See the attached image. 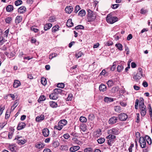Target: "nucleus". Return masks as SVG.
<instances>
[{"label":"nucleus","mask_w":152,"mask_h":152,"mask_svg":"<svg viewBox=\"0 0 152 152\" xmlns=\"http://www.w3.org/2000/svg\"><path fill=\"white\" fill-rule=\"evenodd\" d=\"M74 25V24L72 21V20L71 19H69L66 23V25L67 27H71L73 26Z\"/></svg>","instance_id":"nucleus-18"},{"label":"nucleus","mask_w":152,"mask_h":152,"mask_svg":"<svg viewBox=\"0 0 152 152\" xmlns=\"http://www.w3.org/2000/svg\"><path fill=\"white\" fill-rule=\"evenodd\" d=\"M118 121V118L113 116L110 118L108 122L110 124H113L117 122Z\"/></svg>","instance_id":"nucleus-9"},{"label":"nucleus","mask_w":152,"mask_h":152,"mask_svg":"<svg viewBox=\"0 0 152 152\" xmlns=\"http://www.w3.org/2000/svg\"><path fill=\"white\" fill-rule=\"evenodd\" d=\"M118 62V61H116L115 62H114L113 64V65L112 66V67H111L110 68V70L112 71H114L115 69V64L116 63Z\"/></svg>","instance_id":"nucleus-39"},{"label":"nucleus","mask_w":152,"mask_h":152,"mask_svg":"<svg viewBox=\"0 0 152 152\" xmlns=\"http://www.w3.org/2000/svg\"><path fill=\"white\" fill-rule=\"evenodd\" d=\"M145 138L146 141L149 145H151L152 143V140L151 138L148 136H146Z\"/></svg>","instance_id":"nucleus-31"},{"label":"nucleus","mask_w":152,"mask_h":152,"mask_svg":"<svg viewBox=\"0 0 152 152\" xmlns=\"http://www.w3.org/2000/svg\"><path fill=\"white\" fill-rule=\"evenodd\" d=\"M12 20V18L11 17H9L5 19V21L7 23H10Z\"/></svg>","instance_id":"nucleus-56"},{"label":"nucleus","mask_w":152,"mask_h":152,"mask_svg":"<svg viewBox=\"0 0 152 152\" xmlns=\"http://www.w3.org/2000/svg\"><path fill=\"white\" fill-rule=\"evenodd\" d=\"M94 116L93 114H90L88 116V118L89 120H90L91 121H92L94 118Z\"/></svg>","instance_id":"nucleus-48"},{"label":"nucleus","mask_w":152,"mask_h":152,"mask_svg":"<svg viewBox=\"0 0 152 152\" xmlns=\"http://www.w3.org/2000/svg\"><path fill=\"white\" fill-rule=\"evenodd\" d=\"M142 85L145 87H147L148 86V84L145 81H144L142 83Z\"/></svg>","instance_id":"nucleus-62"},{"label":"nucleus","mask_w":152,"mask_h":152,"mask_svg":"<svg viewBox=\"0 0 152 152\" xmlns=\"http://www.w3.org/2000/svg\"><path fill=\"white\" fill-rule=\"evenodd\" d=\"M114 110L117 112H120L121 111V109L120 106H115Z\"/></svg>","instance_id":"nucleus-30"},{"label":"nucleus","mask_w":152,"mask_h":152,"mask_svg":"<svg viewBox=\"0 0 152 152\" xmlns=\"http://www.w3.org/2000/svg\"><path fill=\"white\" fill-rule=\"evenodd\" d=\"M9 29L7 30L4 33V37H7L9 32Z\"/></svg>","instance_id":"nucleus-58"},{"label":"nucleus","mask_w":152,"mask_h":152,"mask_svg":"<svg viewBox=\"0 0 152 152\" xmlns=\"http://www.w3.org/2000/svg\"><path fill=\"white\" fill-rule=\"evenodd\" d=\"M80 148V147L79 146H72L70 148L69 151L71 152H74L78 150Z\"/></svg>","instance_id":"nucleus-14"},{"label":"nucleus","mask_w":152,"mask_h":152,"mask_svg":"<svg viewBox=\"0 0 152 152\" xmlns=\"http://www.w3.org/2000/svg\"><path fill=\"white\" fill-rule=\"evenodd\" d=\"M120 104L121 106L123 107L126 106L127 104L126 102L123 101H121L120 102Z\"/></svg>","instance_id":"nucleus-64"},{"label":"nucleus","mask_w":152,"mask_h":152,"mask_svg":"<svg viewBox=\"0 0 152 152\" xmlns=\"http://www.w3.org/2000/svg\"><path fill=\"white\" fill-rule=\"evenodd\" d=\"M80 120L81 122L84 123L87 121V119L86 117L81 116L80 118Z\"/></svg>","instance_id":"nucleus-38"},{"label":"nucleus","mask_w":152,"mask_h":152,"mask_svg":"<svg viewBox=\"0 0 152 152\" xmlns=\"http://www.w3.org/2000/svg\"><path fill=\"white\" fill-rule=\"evenodd\" d=\"M56 26V25H55L52 28V32L53 34H54V33H56V32L57 31V27Z\"/></svg>","instance_id":"nucleus-51"},{"label":"nucleus","mask_w":152,"mask_h":152,"mask_svg":"<svg viewBox=\"0 0 152 152\" xmlns=\"http://www.w3.org/2000/svg\"><path fill=\"white\" fill-rule=\"evenodd\" d=\"M80 129L83 132H85L87 129L86 126V124H80Z\"/></svg>","instance_id":"nucleus-20"},{"label":"nucleus","mask_w":152,"mask_h":152,"mask_svg":"<svg viewBox=\"0 0 152 152\" xmlns=\"http://www.w3.org/2000/svg\"><path fill=\"white\" fill-rule=\"evenodd\" d=\"M93 149L91 148H86L84 150V152H93Z\"/></svg>","instance_id":"nucleus-41"},{"label":"nucleus","mask_w":152,"mask_h":152,"mask_svg":"<svg viewBox=\"0 0 152 152\" xmlns=\"http://www.w3.org/2000/svg\"><path fill=\"white\" fill-rule=\"evenodd\" d=\"M52 26V24L51 23H48L46 24L44 26V29L45 31H46L49 29Z\"/></svg>","instance_id":"nucleus-28"},{"label":"nucleus","mask_w":152,"mask_h":152,"mask_svg":"<svg viewBox=\"0 0 152 152\" xmlns=\"http://www.w3.org/2000/svg\"><path fill=\"white\" fill-rule=\"evenodd\" d=\"M107 84L109 87H111L113 86L114 85L113 81L110 80L107 81Z\"/></svg>","instance_id":"nucleus-40"},{"label":"nucleus","mask_w":152,"mask_h":152,"mask_svg":"<svg viewBox=\"0 0 152 152\" xmlns=\"http://www.w3.org/2000/svg\"><path fill=\"white\" fill-rule=\"evenodd\" d=\"M139 142L141 148H144L145 147L146 141L144 137H140V138Z\"/></svg>","instance_id":"nucleus-7"},{"label":"nucleus","mask_w":152,"mask_h":152,"mask_svg":"<svg viewBox=\"0 0 152 152\" xmlns=\"http://www.w3.org/2000/svg\"><path fill=\"white\" fill-rule=\"evenodd\" d=\"M142 69L139 68L138 69V71L136 75L133 77V78L136 81L140 79L142 76Z\"/></svg>","instance_id":"nucleus-4"},{"label":"nucleus","mask_w":152,"mask_h":152,"mask_svg":"<svg viewBox=\"0 0 152 152\" xmlns=\"http://www.w3.org/2000/svg\"><path fill=\"white\" fill-rule=\"evenodd\" d=\"M115 46L119 50H122L123 46L120 43L116 44H115Z\"/></svg>","instance_id":"nucleus-35"},{"label":"nucleus","mask_w":152,"mask_h":152,"mask_svg":"<svg viewBox=\"0 0 152 152\" xmlns=\"http://www.w3.org/2000/svg\"><path fill=\"white\" fill-rule=\"evenodd\" d=\"M144 99L142 98H140L139 100V109L140 113L142 116H144L146 113V107L144 105Z\"/></svg>","instance_id":"nucleus-1"},{"label":"nucleus","mask_w":152,"mask_h":152,"mask_svg":"<svg viewBox=\"0 0 152 152\" xmlns=\"http://www.w3.org/2000/svg\"><path fill=\"white\" fill-rule=\"evenodd\" d=\"M73 8L71 6H67L65 9V11L66 13L70 14L72 11Z\"/></svg>","instance_id":"nucleus-12"},{"label":"nucleus","mask_w":152,"mask_h":152,"mask_svg":"<svg viewBox=\"0 0 152 152\" xmlns=\"http://www.w3.org/2000/svg\"><path fill=\"white\" fill-rule=\"evenodd\" d=\"M57 54L55 53H53L52 55L49 56V58L52 59L53 58L55 57L56 56Z\"/></svg>","instance_id":"nucleus-63"},{"label":"nucleus","mask_w":152,"mask_h":152,"mask_svg":"<svg viewBox=\"0 0 152 152\" xmlns=\"http://www.w3.org/2000/svg\"><path fill=\"white\" fill-rule=\"evenodd\" d=\"M14 9L13 7L11 5H9L6 7V10L8 12L12 11Z\"/></svg>","instance_id":"nucleus-21"},{"label":"nucleus","mask_w":152,"mask_h":152,"mask_svg":"<svg viewBox=\"0 0 152 152\" xmlns=\"http://www.w3.org/2000/svg\"><path fill=\"white\" fill-rule=\"evenodd\" d=\"M44 146V145L41 142H37L35 144V147L38 149H40L43 148Z\"/></svg>","instance_id":"nucleus-19"},{"label":"nucleus","mask_w":152,"mask_h":152,"mask_svg":"<svg viewBox=\"0 0 152 152\" xmlns=\"http://www.w3.org/2000/svg\"><path fill=\"white\" fill-rule=\"evenodd\" d=\"M63 137L65 139H68L69 137L70 136L68 134L66 133L64 134Z\"/></svg>","instance_id":"nucleus-60"},{"label":"nucleus","mask_w":152,"mask_h":152,"mask_svg":"<svg viewBox=\"0 0 152 152\" xmlns=\"http://www.w3.org/2000/svg\"><path fill=\"white\" fill-rule=\"evenodd\" d=\"M9 148L12 151H15L16 149V146L14 145H10Z\"/></svg>","instance_id":"nucleus-32"},{"label":"nucleus","mask_w":152,"mask_h":152,"mask_svg":"<svg viewBox=\"0 0 152 152\" xmlns=\"http://www.w3.org/2000/svg\"><path fill=\"white\" fill-rule=\"evenodd\" d=\"M84 55L83 53L81 52H79L77 53L75 55L76 57H77V58H78Z\"/></svg>","instance_id":"nucleus-46"},{"label":"nucleus","mask_w":152,"mask_h":152,"mask_svg":"<svg viewBox=\"0 0 152 152\" xmlns=\"http://www.w3.org/2000/svg\"><path fill=\"white\" fill-rule=\"evenodd\" d=\"M72 141L74 143L79 144L80 141L78 140L77 138H74L72 139Z\"/></svg>","instance_id":"nucleus-54"},{"label":"nucleus","mask_w":152,"mask_h":152,"mask_svg":"<svg viewBox=\"0 0 152 152\" xmlns=\"http://www.w3.org/2000/svg\"><path fill=\"white\" fill-rule=\"evenodd\" d=\"M10 111H8L7 110L6 113L5 114V118L6 119H8L10 117Z\"/></svg>","instance_id":"nucleus-55"},{"label":"nucleus","mask_w":152,"mask_h":152,"mask_svg":"<svg viewBox=\"0 0 152 152\" xmlns=\"http://www.w3.org/2000/svg\"><path fill=\"white\" fill-rule=\"evenodd\" d=\"M42 134L43 136L45 137H47L49 134V131L47 128H45L42 130Z\"/></svg>","instance_id":"nucleus-11"},{"label":"nucleus","mask_w":152,"mask_h":152,"mask_svg":"<svg viewBox=\"0 0 152 152\" xmlns=\"http://www.w3.org/2000/svg\"><path fill=\"white\" fill-rule=\"evenodd\" d=\"M105 141V139L104 138H100L97 140L98 142L100 144L103 143Z\"/></svg>","instance_id":"nucleus-36"},{"label":"nucleus","mask_w":152,"mask_h":152,"mask_svg":"<svg viewBox=\"0 0 152 152\" xmlns=\"http://www.w3.org/2000/svg\"><path fill=\"white\" fill-rule=\"evenodd\" d=\"M19 104V101L18 100H16L14 103L13 105L11 107V109L13 110Z\"/></svg>","instance_id":"nucleus-25"},{"label":"nucleus","mask_w":152,"mask_h":152,"mask_svg":"<svg viewBox=\"0 0 152 152\" xmlns=\"http://www.w3.org/2000/svg\"><path fill=\"white\" fill-rule=\"evenodd\" d=\"M41 83L44 86H45L47 83V81L45 78L44 77H42L41 79Z\"/></svg>","instance_id":"nucleus-37"},{"label":"nucleus","mask_w":152,"mask_h":152,"mask_svg":"<svg viewBox=\"0 0 152 152\" xmlns=\"http://www.w3.org/2000/svg\"><path fill=\"white\" fill-rule=\"evenodd\" d=\"M104 101L107 103L112 102L114 101L113 98L111 97H105L104 99Z\"/></svg>","instance_id":"nucleus-22"},{"label":"nucleus","mask_w":152,"mask_h":152,"mask_svg":"<svg viewBox=\"0 0 152 152\" xmlns=\"http://www.w3.org/2000/svg\"><path fill=\"white\" fill-rule=\"evenodd\" d=\"M26 126V124L24 122H20L18 125L17 127V129L18 130H20L24 128Z\"/></svg>","instance_id":"nucleus-10"},{"label":"nucleus","mask_w":152,"mask_h":152,"mask_svg":"<svg viewBox=\"0 0 152 152\" xmlns=\"http://www.w3.org/2000/svg\"><path fill=\"white\" fill-rule=\"evenodd\" d=\"M100 130H97L94 132V135L96 137L99 136L101 134Z\"/></svg>","instance_id":"nucleus-33"},{"label":"nucleus","mask_w":152,"mask_h":152,"mask_svg":"<svg viewBox=\"0 0 152 152\" xmlns=\"http://www.w3.org/2000/svg\"><path fill=\"white\" fill-rule=\"evenodd\" d=\"M46 99L44 95H41L38 100V102L45 100Z\"/></svg>","instance_id":"nucleus-44"},{"label":"nucleus","mask_w":152,"mask_h":152,"mask_svg":"<svg viewBox=\"0 0 152 152\" xmlns=\"http://www.w3.org/2000/svg\"><path fill=\"white\" fill-rule=\"evenodd\" d=\"M72 96L73 95L72 94H69L68 97L66 99V100L67 101H71L72 99Z\"/></svg>","instance_id":"nucleus-43"},{"label":"nucleus","mask_w":152,"mask_h":152,"mask_svg":"<svg viewBox=\"0 0 152 152\" xmlns=\"http://www.w3.org/2000/svg\"><path fill=\"white\" fill-rule=\"evenodd\" d=\"M114 141L109 139L107 140V143L110 146H111L112 145V144L113 143Z\"/></svg>","instance_id":"nucleus-52"},{"label":"nucleus","mask_w":152,"mask_h":152,"mask_svg":"<svg viewBox=\"0 0 152 152\" xmlns=\"http://www.w3.org/2000/svg\"><path fill=\"white\" fill-rule=\"evenodd\" d=\"M22 1L20 0L16 1L15 2V4L16 6H18L22 4Z\"/></svg>","instance_id":"nucleus-45"},{"label":"nucleus","mask_w":152,"mask_h":152,"mask_svg":"<svg viewBox=\"0 0 152 152\" xmlns=\"http://www.w3.org/2000/svg\"><path fill=\"white\" fill-rule=\"evenodd\" d=\"M139 102V100L138 99H136L135 101V108L136 109H137L138 106V104Z\"/></svg>","instance_id":"nucleus-53"},{"label":"nucleus","mask_w":152,"mask_h":152,"mask_svg":"<svg viewBox=\"0 0 152 152\" xmlns=\"http://www.w3.org/2000/svg\"><path fill=\"white\" fill-rule=\"evenodd\" d=\"M99 88L100 91L104 92L106 91L107 87L104 85L101 84L100 85Z\"/></svg>","instance_id":"nucleus-17"},{"label":"nucleus","mask_w":152,"mask_h":152,"mask_svg":"<svg viewBox=\"0 0 152 152\" xmlns=\"http://www.w3.org/2000/svg\"><path fill=\"white\" fill-rule=\"evenodd\" d=\"M44 118V115H41L40 116L37 117L36 118V120L37 122H40L43 120Z\"/></svg>","instance_id":"nucleus-15"},{"label":"nucleus","mask_w":152,"mask_h":152,"mask_svg":"<svg viewBox=\"0 0 152 152\" xmlns=\"http://www.w3.org/2000/svg\"><path fill=\"white\" fill-rule=\"evenodd\" d=\"M26 142V140L25 139L20 140L19 138H18V141H16V142L18 144L21 145L24 144Z\"/></svg>","instance_id":"nucleus-16"},{"label":"nucleus","mask_w":152,"mask_h":152,"mask_svg":"<svg viewBox=\"0 0 152 152\" xmlns=\"http://www.w3.org/2000/svg\"><path fill=\"white\" fill-rule=\"evenodd\" d=\"M109 135L107 136L106 137V138L107 139H110V140H114V139L116 138V136L114 135V134H109Z\"/></svg>","instance_id":"nucleus-27"},{"label":"nucleus","mask_w":152,"mask_h":152,"mask_svg":"<svg viewBox=\"0 0 152 152\" xmlns=\"http://www.w3.org/2000/svg\"><path fill=\"white\" fill-rule=\"evenodd\" d=\"M80 9L81 8H80V7L79 5H76L75 7L74 12L76 13H77L78 11L79 10H80Z\"/></svg>","instance_id":"nucleus-47"},{"label":"nucleus","mask_w":152,"mask_h":152,"mask_svg":"<svg viewBox=\"0 0 152 152\" xmlns=\"http://www.w3.org/2000/svg\"><path fill=\"white\" fill-rule=\"evenodd\" d=\"M26 8L24 6H21L19 7L18 10V12L19 13L23 14L26 11Z\"/></svg>","instance_id":"nucleus-13"},{"label":"nucleus","mask_w":152,"mask_h":152,"mask_svg":"<svg viewBox=\"0 0 152 152\" xmlns=\"http://www.w3.org/2000/svg\"><path fill=\"white\" fill-rule=\"evenodd\" d=\"M51 107L53 108H56L57 107V103L53 101H50L49 102Z\"/></svg>","instance_id":"nucleus-26"},{"label":"nucleus","mask_w":152,"mask_h":152,"mask_svg":"<svg viewBox=\"0 0 152 152\" xmlns=\"http://www.w3.org/2000/svg\"><path fill=\"white\" fill-rule=\"evenodd\" d=\"M108 134L118 135L119 133V129L117 128H113L107 131Z\"/></svg>","instance_id":"nucleus-5"},{"label":"nucleus","mask_w":152,"mask_h":152,"mask_svg":"<svg viewBox=\"0 0 152 152\" xmlns=\"http://www.w3.org/2000/svg\"><path fill=\"white\" fill-rule=\"evenodd\" d=\"M124 69V66L122 65H118L117 67V70L118 72H120Z\"/></svg>","instance_id":"nucleus-42"},{"label":"nucleus","mask_w":152,"mask_h":152,"mask_svg":"<svg viewBox=\"0 0 152 152\" xmlns=\"http://www.w3.org/2000/svg\"><path fill=\"white\" fill-rule=\"evenodd\" d=\"M67 121L65 119L61 120L59 122V124H61L63 126H65L67 124Z\"/></svg>","instance_id":"nucleus-34"},{"label":"nucleus","mask_w":152,"mask_h":152,"mask_svg":"<svg viewBox=\"0 0 152 152\" xmlns=\"http://www.w3.org/2000/svg\"><path fill=\"white\" fill-rule=\"evenodd\" d=\"M20 84V81L17 80H15L14 83L13 87L14 88H17L19 87Z\"/></svg>","instance_id":"nucleus-23"},{"label":"nucleus","mask_w":152,"mask_h":152,"mask_svg":"<svg viewBox=\"0 0 152 152\" xmlns=\"http://www.w3.org/2000/svg\"><path fill=\"white\" fill-rule=\"evenodd\" d=\"M119 6V4H113L111 6V7L114 9H116Z\"/></svg>","instance_id":"nucleus-61"},{"label":"nucleus","mask_w":152,"mask_h":152,"mask_svg":"<svg viewBox=\"0 0 152 152\" xmlns=\"http://www.w3.org/2000/svg\"><path fill=\"white\" fill-rule=\"evenodd\" d=\"M118 117L120 120L124 121L126 120L128 118V116L125 113H121L118 115Z\"/></svg>","instance_id":"nucleus-6"},{"label":"nucleus","mask_w":152,"mask_h":152,"mask_svg":"<svg viewBox=\"0 0 152 152\" xmlns=\"http://www.w3.org/2000/svg\"><path fill=\"white\" fill-rule=\"evenodd\" d=\"M64 126H63L61 124H59V122L58 124V130H60L63 128Z\"/></svg>","instance_id":"nucleus-57"},{"label":"nucleus","mask_w":152,"mask_h":152,"mask_svg":"<svg viewBox=\"0 0 152 152\" xmlns=\"http://www.w3.org/2000/svg\"><path fill=\"white\" fill-rule=\"evenodd\" d=\"M65 86V84L64 83H58V87L61 88H63Z\"/></svg>","instance_id":"nucleus-49"},{"label":"nucleus","mask_w":152,"mask_h":152,"mask_svg":"<svg viewBox=\"0 0 152 152\" xmlns=\"http://www.w3.org/2000/svg\"><path fill=\"white\" fill-rule=\"evenodd\" d=\"M118 18L116 16H112L110 15H108L106 18V20L107 23L110 24H113L118 20Z\"/></svg>","instance_id":"nucleus-2"},{"label":"nucleus","mask_w":152,"mask_h":152,"mask_svg":"<svg viewBox=\"0 0 152 152\" xmlns=\"http://www.w3.org/2000/svg\"><path fill=\"white\" fill-rule=\"evenodd\" d=\"M86 12L84 10H80L78 13V15L81 17H83L85 16Z\"/></svg>","instance_id":"nucleus-29"},{"label":"nucleus","mask_w":152,"mask_h":152,"mask_svg":"<svg viewBox=\"0 0 152 152\" xmlns=\"http://www.w3.org/2000/svg\"><path fill=\"white\" fill-rule=\"evenodd\" d=\"M88 15L87 19L88 21L91 22L94 21L96 18V16L94 14L93 12L90 10H88Z\"/></svg>","instance_id":"nucleus-3"},{"label":"nucleus","mask_w":152,"mask_h":152,"mask_svg":"<svg viewBox=\"0 0 152 152\" xmlns=\"http://www.w3.org/2000/svg\"><path fill=\"white\" fill-rule=\"evenodd\" d=\"M84 27L82 25H78L77 26H75V29H83Z\"/></svg>","instance_id":"nucleus-50"},{"label":"nucleus","mask_w":152,"mask_h":152,"mask_svg":"<svg viewBox=\"0 0 152 152\" xmlns=\"http://www.w3.org/2000/svg\"><path fill=\"white\" fill-rule=\"evenodd\" d=\"M22 17L21 16H18L16 17L15 19V22L16 24L19 23L21 22L22 20Z\"/></svg>","instance_id":"nucleus-24"},{"label":"nucleus","mask_w":152,"mask_h":152,"mask_svg":"<svg viewBox=\"0 0 152 152\" xmlns=\"http://www.w3.org/2000/svg\"><path fill=\"white\" fill-rule=\"evenodd\" d=\"M134 146V145L133 144H132L129 148V152H132V148Z\"/></svg>","instance_id":"nucleus-59"},{"label":"nucleus","mask_w":152,"mask_h":152,"mask_svg":"<svg viewBox=\"0 0 152 152\" xmlns=\"http://www.w3.org/2000/svg\"><path fill=\"white\" fill-rule=\"evenodd\" d=\"M57 88H55L54 90V92L49 95L50 98L52 99H57Z\"/></svg>","instance_id":"nucleus-8"}]
</instances>
